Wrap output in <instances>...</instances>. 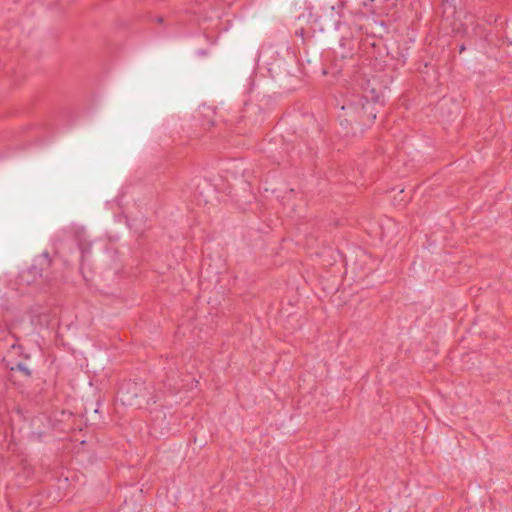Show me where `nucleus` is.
<instances>
[{
    "label": "nucleus",
    "instance_id": "obj_2",
    "mask_svg": "<svg viewBox=\"0 0 512 512\" xmlns=\"http://www.w3.org/2000/svg\"><path fill=\"white\" fill-rule=\"evenodd\" d=\"M365 95H352L350 99L342 106V113L339 114L341 125L353 126L356 120L353 117L357 116L362 106V101L368 97L367 90Z\"/></svg>",
    "mask_w": 512,
    "mask_h": 512
},
{
    "label": "nucleus",
    "instance_id": "obj_4",
    "mask_svg": "<svg viewBox=\"0 0 512 512\" xmlns=\"http://www.w3.org/2000/svg\"><path fill=\"white\" fill-rule=\"evenodd\" d=\"M372 2H373V0H361L360 5H362L364 7H369V6H371Z\"/></svg>",
    "mask_w": 512,
    "mask_h": 512
},
{
    "label": "nucleus",
    "instance_id": "obj_3",
    "mask_svg": "<svg viewBox=\"0 0 512 512\" xmlns=\"http://www.w3.org/2000/svg\"><path fill=\"white\" fill-rule=\"evenodd\" d=\"M11 370L20 371L21 373H23L27 377L31 376L30 369L26 366V364H24L22 362H19L18 364H16V366L12 367Z\"/></svg>",
    "mask_w": 512,
    "mask_h": 512
},
{
    "label": "nucleus",
    "instance_id": "obj_5",
    "mask_svg": "<svg viewBox=\"0 0 512 512\" xmlns=\"http://www.w3.org/2000/svg\"><path fill=\"white\" fill-rule=\"evenodd\" d=\"M463 51H465V46L464 45H461L459 47V52L462 53Z\"/></svg>",
    "mask_w": 512,
    "mask_h": 512
},
{
    "label": "nucleus",
    "instance_id": "obj_1",
    "mask_svg": "<svg viewBox=\"0 0 512 512\" xmlns=\"http://www.w3.org/2000/svg\"><path fill=\"white\" fill-rule=\"evenodd\" d=\"M369 93L370 96L368 95L367 99L362 101L361 112L353 117V120H356L355 124L360 126V128L371 125L378 113L376 105L379 102L380 95L374 88H372Z\"/></svg>",
    "mask_w": 512,
    "mask_h": 512
}]
</instances>
